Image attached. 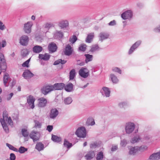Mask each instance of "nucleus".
I'll list each match as a JSON object with an SVG mask.
<instances>
[{
    "label": "nucleus",
    "mask_w": 160,
    "mask_h": 160,
    "mask_svg": "<svg viewBox=\"0 0 160 160\" xmlns=\"http://www.w3.org/2000/svg\"><path fill=\"white\" fill-rule=\"evenodd\" d=\"M135 125L133 122H126L125 126L126 133L130 134L132 133L135 129Z\"/></svg>",
    "instance_id": "obj_1"
},
{
    "label": "nucleus",
    "mask_w": 160,
    "mask_h": 160,
    "mask_svg": "<svg viewBox=\"0 0 160 160\" xmlns=\"http://www.w3.org/2000/svg\"><path fill=\"white\" fill-rule=\"evenodd\" d=\"M75 134L78 137L84 138L86 136V129L84 127L78 128L75 132Z\"/></svg>",
    "instance_id": "obj_2"
},
{
    "label": "nucleus",
    "mask_w": 160,
    "mask_h": 160,
    "mask_svg": "<svg viewBox=\"0 0 160 160\" xmlns=\"http://www.w3.org/2000/svg\"><path fill=\"white\" fill-rule=\"evenodd\" d=\"M0 67L3 72L6 71L7 68L6 61L4 55L2 53H0Z\"/></svg>",
    "instance_id": "obj_3"
},
{
    "label": "nucleus",
    "mask_w": 160,
    "mask_h": 160,
    "mask_svg": "<svg viewBox=\"0 0 160 160\" xmlns=\"http://www.w3.org/2000/svg\"><path fill=\"white\" fill-rule=\"evenodd\" d=\"M133 12L131 10H128L124 12L121 15V17L123 20H131L132 18Z\"/></svg>",
    "instance_id": "obj_4"
},
{
    "label": "nucleus",
    "mask_w": 160,
    "mask_h": 160,
    "mask_svg": "<svg viewBox=\"0 0 160 160\" xmlns=\"http://www.w3.org/2000/svg\"><path fill=\"white\" fill-rule=\"evenodd\" d=\"M33 23L31 21H28L24 24L23 30L25 33L29 34L31 32Z\"/></svg>",
    "instance_id": "obj_5"
},
{
    "label": "nucleus",
    "mask_w": 160,
    "mask_h": 160,
    "mask_svg": "<svg viewBox=\"0 0 160 160\" xmlns=\"http://www.w3.org/2000/svg\"><path fill=\"white\" fill-rule=\"evenodd\" d=\"M78 73L81 77L84 78H87L89 75L88 70L87 68L84 67L81 68L79 70Z\"/></svg>",
    "instance_id": "obj_6"
},
{
    "label": "nucleus",
    "mask_w": 160,
    "mask_h": 160,
    "mask_svg": "<svg viewBox=\"0 0 160 160\" xmlns=\"http://www.w3.org/2000/svg\"><path fill=\"white\" fill-rule=\"evenodd\" d=\"M58 25L61 29H67L69 27V22L66 20H61L58 22Z\"/></svg>",
    "instance_id": "obj_7"
},
{
    "label": "nucleus",
    "mask_w": 160,
    "mask_h": 160,
    "mask_svg": "<svg viewBox=\"0 0 160 160\" xmlns=\"http://www.w3.org/2000/svg\"><path fill=\"white\" fill-rule=\"evenodd\" d=\"M142 41L138 40L131 47L128 52V54L130 55L132 54L134 51L136 50L139 46L141 45Z\"/></svg>",
    "instance_id": "obj_8"
},
{
    "label": "nucleus",
    "mask_w": 160,
    "mask_h": 160,
    "mask_svg": "<svg viewBox=\"0 0 160 160\" xmlns=\"http://www.w3.org/2000/svg\"><path fill=\"white\" fill-rule=\"evenodd\" d=\"M53 90L52 85H46L44 86L41 89L42 93L44 95L47 94Z\"/></svg>",
    "instance_id": "obj_9"
},
{
    "label": "nucleus",
    "mask_w": 160,
    "mask_h": 160,
    "mask_svg": "<svg viewBox=\"0 0 160 160\" xmlns=\"http://www.w3.org/2000/svg\"><path fill=\"white\" fill-rule=\"evenodd\" d=\"M29 38L26 35H23L21 36L19 39V43L23 46H27L29 42Z\"/></svg>",
    "instance_id": "obj_10"
},
{
    "label": "nucleus",
    "mask_w": 160,
    "mask_h": 160,
    "mask_svg": "<svg viewBox=\"0 0 160 160\" xmlns=\"http://www.w3.org/2000/svg\"><path fill=\"white\" fill-rule=\"evenodd\" d=\"M102 96L106 98L109 97L110 96L111 93L110 90L108 88L103 87L100 91Z\"/></svg>",
    "instance_id": "obj_11"
},
{
    "label": "nucleus",
    "mask_w": 160,
    "mask_h": 160,
    "mask_svg": "<svg viewBox=\"0 0 160 160\" xmlns=\"http://www.w3.org/2000/svg\"><path fill=\"white\" fill-rule=\"evenodd\" d=\"M29 136L33 140V142H35L39 140L40 134L38 132L33 131L30 134Z\"/></svg>",
    "instance_id": "obj_12"
},
{
    "label": "nucleus",
    "mask_w": 160,
    "mask_h": 160,
    "mask_svg": "<svg viewBox=\"0 0 160 160\" xmlns=\"http://www.w3.org/2000/svg\"><path fill=\"white\" fill-rule=\"evenodd\" d=\"M34 74L28 69L24 71L22 74V76L25 79H29L33 77Z\"/></svg>",
    "instance_id": "obj_13"
},
{
    "label": "nucleus",
    "mask_w": 160,
    "mask_h": 160,
    "mask_svg": "<svg viewBox=\"0 0 160 160\" xmlns=\"http://www.w3.org/2000/svg\"><path fill=\"white\" fill-rule=\"evenodd\" d=\"M10 79L11 78L9 74L7 73H5L3 77V82L5 86L8 87L9 86V83L10 81Z\"/></svg>",
    "instance_id": "obj_14"
},
{
    "label": "nucleus",
    "mask_w": 160,
    "mask_h": 160,
    "mask_svg": "<svg viewBox=\"0 0 160 160\" xmlns=\"http://www.w3.org/2000/svg\"><path fill=\"white\" fill-rule=\"evenodd\" d=\"M73 51V50L71 46L68 44L65 47L64 51V54L66 56H69L72 54Z\"/></svg>",
    "instance_id": "obj_15"
},
{
    "label": "nucleus",
    "mask_w": 160,
    "mask_h": 160,
    "mask_svg": "<svg viewBox=\"0 0 160 160\" xmlns=\"http://www.w3.org/2000/svg\"><path fill=\"white\" fill-rule=\"evenodd\" d=\"M35 100V98L31 95H30L27 98V102L29 105L30 106L31 108L32 109L34 108V102Z\"/></svg>",
    "instance_id": "obj_16"
},
{
    "label": "nucleus",
    "mask_w": 160,
    "mask_h": 160,
    "mask_svg": "<svg viewBox=\"0 0 160 160\" xmlns=\"http://www.w3.org/2000/svg\"><path fill=\"white\" fill-rule=\"evenodd\" d=\"M58 47L54 42H51L48 46V49L50 52H54L57 51Z\"/></svg>",
    "instance_id": "obj_17"
},
{
    "label": "nucleus",
    "mask_w": 160,
    "mask_h": 160,
    "mask_svg": "<svg viewBox=\"0 0 160 160\" xmlns=\"http://www.w3.org/2000/svg\"><path fill=\"white\" fill-rule=\"evenodd\" d=\"M59 112L56 108H52L49 114V117L51 119L55 118L58 115Z\"/></svg>",
    "instance_id": "obj_18"
},
{
    "label": "nucleus",
    "mask_w": 160,
    "mask_h": 160,
    "mask_svg": "<svg viewBox=\"0 0 160 160\" xmlns=\"http://www.w3.org/2000/svg\"><path fill=\"white\" fill-rule=\"evenodd\" d=\"M147 160H160V152L152 154Z\"/></svg>",
    "instance_id": "obj_19"
},
{
    "label": "nucleus",
    "mask_w": 160,
    "mask_h": 160,
    "mask_svg": "<svg viewBox=\"0 0 160 160\" xmlns=\"http://www.w3.org/2000/svg\"><path fill=\"white\" fill-rule=\"evenodd\" d=\"M53 90H61L63 89L65 84L63 83H56L52 85Z\"/></svg>",
    "instance_id": "obj_20"
},
{
    "label": "nucleus",
    "mask_w": 160,
    "mask_h": 160,
    "mask_svg": "<svg viewBox=\"0 0 160 160\" xmlns=\"http://www.w3.org/2000/svg\"><path fill=\"white\" fill-rule=\"evenodd\" d=\"M129 154L130 155H134L138 151V146H129L128 147Z\"/></svg>",
    "instance_id": "obj_21"
},
{
    "label": "nucleus",
    "mask_w": 160,
    "mask_h": 160,
    "mask_svg": "<svg viewBox=\"0 0 160 160\" xmlns=\"http://www.w3.org/2000/svg\"><path fill=\"white\" fill-rule=\"evenodd\" d=\"M63 32L61 31L56 30L53 35L54 38L55 39H60L63 37Z\"/></svg>",
    "instance_id": "obj_22"
},
{
    "label": "nucleus",
    "mask_w": 160,
    "mask_h": 160,
    "mask_svg": "<svg viewBox=\"0 0 160 160\" xmlns=\"http://www.w3.org/2000/svg\"><path fill=\"white\" fill-rule=\"evenodd\" d=\"M32 50L34 53H39L42 50L43 48L41 46L36 45L33 47Z\"/></svg>",
    "instance_id": "obj_23"
},
{
    "label": "nucleus",
    "mask_w": 160,
    "mask_h": 160,
    "mask_svg": "<svg viewBox=\"0 0 160 160\" xmlns=\"http://www.w3.org/2000/svg\"><path fill=\"white\" fill-rule=\"evenodd\" d=\"M109 37V34L108 33L104 32H101L99 35V40L102 42L103 40L108 38Z\"/></svg>",
    "instance_id": "obj_24"
},
{
    "label": "nucleus",
    "mask_w": 160,
    "mask_h": 160,
    "mask_svg": "<svg viewBox=\"0 0 160 160\" xmlns=\"http://www.w3.org/2000/svg\"><path fill=\"white\" fill-rule=\"evenodd\" d=\"M65 90L67 92H71L73 91V85L71 83H69L67 84L64 88Z\"/></svg>",
    "instance_id": "obj_25"
},
{
    "label": "nucleus",
    "mask_w": 160,
    "mask_h": 160,
    "mask_svg": "<svg viewBox=\"0 0 160 160\" xmlns=\"http://www.w3.org/2000/svg\"><path fill=\"white\" fill-rule=\"evenodd\" d=\"M50 55L48 53H45L44 54H40L39 55L38 58L44 61H48L49 60Z\"/></svg>",
    "instance_id": "obj_26"
},
{
    "label": "nucleus",
    "mask_w": 160,
    "mask_h": 160,
    "mask_svg": "<svg viewBox=\"0 0 160 160\" xmlns=\"http://www.w3.org/2000/svg\"><path fill=\"white\" fill-rule=\"evenodd\" d=\"M91 48L89 52H91L92 53H93L95 52L99 51L101 49L99 47L98 44H96L92 45L91 46Z\"/></svg>",
    "instance_id": "obj_27"
},
{
    "label": "nucleus",
    "mask_w": 160,
    "mask_h": 160,
    "mask_svg": "<svg viewBox=\"0 0 160 160\" xmlns=\"http://www.w3.org/2000/svg\"><path fill=\"white\" fill-rule=\"evenodd\" d=\"M0 121L5 132L6 133H8L9 132V128L4 120L1 118Z\"/></svg>",
    "instance_id": "obj_28"
},
{
    "label": "nucleus",
    "mask_w": 160,
    "mask_h": 160,
    "mask_svg": "<svg viewBox=\"0 0 160 160\" xmlns=\"http://www.w3.org/2000/svg\"><path fill=\"white\" fill-rule=\"evenodd\" d=\"M95 156L94 152L93 151H90L85 156L87 160L92 159Z\"/></svg>",
    "instance_id": "obj_29"
},
{
    "label": "nucleus",
    "mask_w": 160,
    "mask_h": 160,
    "mask_svg": "<svg viewBox=\"0 0 160 160\" xmlns=\"http://www.w3.org/2000/svg\"><path fill=\"white\" fill-rule=\"evenodd\" d=\"M94 37V33L92 32L88 34L86 38L85 41L87 43H90Z\"/></svg>",
    "instance_id": "obj_30"
},
{
    "label": "nucleus",
    "mask_w": 160,
    "mask_h": 160,
    "mask_svg": "<svg viewBox=\"0 0 160 160\" xmlns=\"http://www.w3.org/2000/svg\"><path fill=\"white\" fill-rule=\"evenodd\" d=\"M47 100L46 98H42L39 99V106L41 107H43L46 105Z\"/></svg>",
    "instance_id": "obj_31"
},
{
    "label": "nucleus",
    "mask_w": 160,
    "mask_h": 160,
    "mask_svg": "<svg viewBox=\"0 0 160 160\" xmlns=\"http://www.w3.org/2000/svg\"><path fill=\"white\" fill-rule=\"evenodd\" d=\"M84 55L85 57V62L86 63H87L92 60L93 58L92 55L87 54H85Z\"/></svg>",
    "instance_id": "obj_32"
},
{
    "label": "nucleus",
    "mask_w": 160,
    "mask_h": 160,
    "mask_svg": "<svg viewBox=\"0 0 160 160\" xmlns=\"http://www.w3.org/2000/svg\"><path fill=\"white\" fill-rule=\"evenodd\" d=\"M44 146L43 144L41 142H38L37 143L35 149L37 150L38 151H40L44 149Z\"/></svg>",
    "instance_id": "obj_33"
},
{
    "label": "nucleus",
    "mask_w": 160,
    "mask_h": 160,
    "mask_svg": "<svg viewBox=\"0 0 160 160\" xmlns=\"http://www.w3.org/2000/svg\"><path fill=\"white\" fill-rule=\"evenodd\" d=\"M51 139L53 142L58 143L61 142L62 140L61 137L53 134H52V135Z\"/></svg>",
    "instance_id": "obj_34"
},
{
    "label": "nucleus",
    "mask_w": 160,
    "mask_h": 160,
    "mask_svg": "<svg viewBox=\"0 0 160 160\" xmlns=\"http://www.w3.org/2000/svg\"><path fill=\"white\" fill-rule=\"evenodd\" d=\"M140 139L141 138L140 137V136L138 135H137L132 138L131 142L132 143L134 144L136 142H138Z\"/></svg>",
    "instance_id": "obj_35"
},
{
    "label": "nucleus",
    "mask_w": 160,
    "mask_h": 160,
    "mask_svg": "<svg viewBox=\"0 0 160 160\" xmlns=\"http://www.w3.org/2000/svg\"><path fill=\"white\" fill-rule=\"evenodd\" d=\"M76 75L75 70L74 69H72L69 72V80H73Z\"/></svg>",
    "instance_id": "obj_36"
},
{
    "label": "nucleus",
    "mask_w": 160,
    "mask_h": 160,
    "mask_svg": "<svg viewBox=\"0 0 160 160\" xmlns=\"http://www.w3.org/2000/svg\"><path fill=\"white\" fill-rule=\"evenodd\" d=\"M63 145L65 147H67L69 149L72 146V143H70L66 139L64 140Z\"/></svg>",
    "instance_id": "obj_37"
},
{
    "label": "nucleus",
    "mask_w": 160,
    "mask_h": 160,
    "mask_svg": "<svg viewBox=\"0 0 160 160\" xmlns=\"http://www.w3.org/2000/svg\"><path fill=\"white\" fill-rule=\"evenodd\" d=\"M110 78L113 83L116 84L118 82V80L117 77L113 74H110Z\"/></svg>",
    "instance_id": "obj_38"
},
{
    "label": "nucleus",
    "mask_w": 160,
    "mask_h": 160,
    "mask_svg": "<svg viewBox=\"0 0 160 160\" xmlns=\"http://www.w3.org/2000/svg\"><path fill=\"white\" fill-rule=\"evenodd\" d=\"M34 122L35 125L34 127L36 128H41L42 126V123L39 122L36 120H34Z\"/></svg>",
    "instance_id": "obj_39"
},
{
    "label": "nucleus",
    "mask_w": 160,
    "mask_h": 160,
    "mask_svg": "<svg viewBox=\"0 0 160 160\" xmlns=\"http://www.w3.org/2000/svg\"><path fill=\"white\" fill-rule=\"evenodd\" d=\"M87 45L84 43L80 45L78 48V51L82 52H85L86 49Z\"/></svg>",
    "instance_id": "obj_40"
},
{
    "label": "nucleus",
    "mask_w": 160,
    "mask_h": 160,
    "mask_svg": "<svg viewBox=\"0 0 160 160\" xmlns=\"http://www.w3.org/2000/svg\"><path fill=\"white\" fill-rule=\"evenodd\" d=\"M103 157V152L101 151L97 154L96 158V160H102Z\"/></svg>",
    "instance_id": "obj_41"
},
{
    "label": "nucleus",
    "mask_w": 160,
    "mask_h": 160,
    "mask_svg": "<svg viewBox=\"0 0 160 160\" xmlns=\"http://www.w3.org/2000/svg\"><path fill=\"white\" fill-rule=\"evenodd\" d=\"M29 54V51L27 49H24L22 50L21 55L23 58L27 56Z\"/></svg>",
    "instance_id": "obj_42"
},
{
    "label": "nucleus",
    "mask_w": 160,
    "mask_h": 160,
    "mask_svg": "<svg viewBox=\"0 0 160 160\" xmlns=\"http://www.w3.org/2000/svg\"><path fill=\"white\" fill-rule=\"evenodd\" d=\"M72 101V98L70 97H68L65 98L64 100V102L66 105H68L71 104Z\"/></svg>",
    "instance_id": "obj_43"
},
{
    "label": "nucleus",
    "mask_w": 160,
    "mask_h": 160,
    "mask_svg": "<svg viewBox=\"0 0 160 160\" xmlns=\"http://www.w3.org/2000/svg\"><path fill=\"white\" fill-rule=\"evenodd\" d=\"M128 105L127 102H122L119 103L118 104V106L120 108H125V107Z\"/></svg>",
    "instance_id": "obj_44"
},
{
    "label": "nucleus",
    "mask_w": 160,
    "mask_h": 160,
    "mask_svg": "<svg viewBox=\"0 0 160 160\" xmlns=\"http://www.w3.org/2000/svg\"><path fill=\"white\" fill-rule=\"evenodd\" d=\"M87 122L89 125H93L95 124V122L94 120L92 118H89L87 119Z\"/></svg>",
    "instance_id": "obj_45"
},
{
    "label": "nucleus",
    "mask_w": 160,
    "mask_h": 160,
    "mask_svg": "<svg viewBox=\"0 0 160 160\" xmlns=\"http://www.w3.org/2000/svg\"><path fill=\"white\" fill-rule=\"evenodd\" d=\"M27 151L28 149L23 146H21L18 149V152L20 153H23Z\"/></svg>",
    "instance_id": "obj_46"
},
{
    "label": "nucleus",
    "mask_w": 160,
    "mask_h": 160,
    "mask_svg": "<svg viewBox=\"0 0 160 160\" xmlns=\"http://www.w3.org/2000/svg\"><path fill=\"white\" fill-rule=\"evenodd\" d=\"M22 136L24 137H27L29 135V133L27 129H22Z\"/></svg>",
    "instance_id": "obj_47"
},
{
    "label": "nucleus",
    "mask_w": 160,
    "mask_h": 160,
    "mask_svg": "<svg viewBox=\"0 0 160 160\" xmlns=\"http://www.w3.org/2000/svg\"><path fill=\"white\" fill-rule=\"evenodd\" d=\"M77 39L78 38L77 36L75 35H73L72 38L69 39V41L72 43L73 44L76 41Z\"/></svg>",
    "instance_id": "obj_48"
},
{
    "label": "nucleus",
    "mask_w": 160,
    "mask_h": 160,
    "mask_svg": "<svg viewBox=\"0 0 160 160\" xmlns=\"http://www.w3.org/2000/svg\"><path fill=\"white\" fill-rule=\"evenodd\" d=\"M147 149V147L146 146H141L140 147L138 146V151L140 152H143Z\"/></svg>",
    "instance_id": "obj_49"
},
{
    "label": "nucleus",
    "mask_w": 160,
    "mask_h": 160,
    "mask_svg": "<svg viewBox=\"0 0 160 160\" xmlns=\"http://www.w3.org/2000/svg\"><path fill=\"white\" fill-rule=\"evenodd\" d=\"M122 139L121 137V139ZM128 144V142L127 140L126 139H123V140L121 139V142L120 145H121L123 147H125L126 146V145Z\"/></svg>",
    "instance_id": "obj_50"
},
{
    "label": "nucleus",
    "mask_w": 160,
    "mask_h": 160,
    "mask_svg": "<svg viewBox=\"0 0 160 160\" xmlns=\"http://www.w3.org/2000/svg\"><path fill=\"white\" fill-rule=\"evenodd\" d=\"M31 58L28 59V60H26V61L24 62L22 64V66L23 67H29V63L30 61Z\"/></svg>",
    "instance_id": "obj_51"
},
{
    "label": "nucleus",
    "mask_w": 160,
    "mask_h": 160,
    "mask_svg": "<svg viewBox=\"0 0 160 160\" xmlns=\"http://www.w3.org/2000/svg\"><path fill=\"white\" fill-rule=\"evenodd\" d=\"M2 116L3 118L2 119H4V121H7V119L8 118V113L7 111H5L3 112Z\"/></svg>",
    "instance_id": "obj_52"
},
{
    "label": "nucleus",
    "mask_w": 160,
    "mask_h": 160,
    "mask_svg": "<svg viewBox=\"0 0 160 160\" xmlns=\"http://www.w3.org/2000/svg\"><path fill=\"white\" fill-rule=\"evenodd\" d=\"M112 71L114 72H116L118 73L119 74H121V70L118 68L117 67H113L112 68Z\"/></svg>",
    "instance_id": "obj_53"
},
{
    "label": "nucleus",
    "mask_w": 160,
    "mask_h": 160,
    "mask_svg": "<svg viewBox=\"0 0 160 160\" xmlns=\"http://www.w3.org/2000/svg\"><path fill=\"white\" fill-rule=\"evenodd\" d=\"M5 25L3 24L2 21H0V30H3L5 29Z\"/></svg>",
    "instance_id": "obj_54"
},
{
    "label": "nucleus",
    "mask_w": 160,
    "mask_h": 160,
    "mask_svg": "<svg viewBox=\"0 0 160 160\" xmlns=\"http://www.w3.org/2000/svg\"><path fill=\"white\" fill-rule=\"evenodd\" d=\"M16 158V156L13 153L10 154V160H15Z\"/></svg>",
    "instance_id": "obj_55"
},
{
    "label": "nucleus",
    "mask_w": 160,
    "mask_h": 160,
    "mask_svg": "<svg viewBox=\"0 0 160 160\" xmlns=\"http://www.w3.org/2000/svg\"><path fill=\"white\" fill-rule=\"evenodd\" d=\"M53 128V126L52 125H48L47 127L46 130L49 132H51Z\"/></svg>",
    "instance_id": "obj_56"
},
{
    "label": "nucleus",
    "mask_w": 160,
    "mask_h": 160,
    "mask_svg": "<svg viewBox=\"0 0 160 160\" xmlns=\"http://www.w3.org/2000/svg\"><path fill=\"white\" fill-rule=\"evenodd\" d=\"M116 24V22L115 20H113L110 22L108 23V25L110 26H113L115 25Z\"/></svg>",
    "instance_id": "obj_57"
},
{
    "label": "nucleus",
    "mask_w": 160,
    "mask_h": 160,
    "mask_svg": "<svg viewBox=\"0 0 160 160\" xmlns=\"http://www.w3.org/2000/svg\"><path fill=\"white\" fill-rule=\"evenodd\" d=\"M154 31L156 32H160V25L154 29Z\"/></svg>",
    "instance_id": "obj_58"
},
{
    "label": "nucleus",
    "mask_w": 160,
    "mask_h": 160,
    "mask_svg": "<svg viewBox=\"0 0 160 160\" xmlns=\"http://www.w3.org/2000/svg\"><path fill=\"white\" fill-rule=\"evenodd\" d=\"M7 121L9 124L11 125V124H13V122L10 117L7 118Z\"/></svg>",
    "instance_id": "obj_59"
},
{
    "label": "nucleus",
    "mask_w": 160,
    "mask_h": 160,
    "mask_svg": "<svg viewBox=\"0 0 160 160\" xmlns=\"http://www.w3.org/2000/svg\"><path fill=\"white\" fill-rule=\"evenodd\" d=\"M6 146L8 147L11 150H12V149L14 147V146H13L12 145L8 143H6Z\"/></svg>",
    "instance_id": "obj_60"
},
{
    "label": "nucleus",
    "mask_w": 160,
    "mask_h": 160,
    "mask_svg": "<svg viewBox=\"0 0 160 160\" xmlns=\"http://www.w3.org/2000/svg\"><path fill=\"white\" fill-rule=\"evenodd\" d=\"M13 95V93L12 92L9 95H8V96L7 98V99L8 100H10L12 97V96Z\"/></svg>",
    "instance_id": "obj_61"
},
{
    "label": "nucleus",
    "mask_w": 160,
    "mask_h": 160,
    "mask_svg": "<svg viewBox=\"0 0 160 160\" xmlns=\"http://www.w3.org/2000/svg\"><path fill=\"white\" fill-rule=\"evenodd\" d=\"M118 146L117 145L112 146L111 148V150L112 152H114L118 149Z\"/></svg>",
    "instance_id": "obj_62"
},
{
    "label": "nucleus",
    "mask_w": 160,
    "mask_h": 160,
    "mask_svg": "<svg viewBox=\"0 0 160 160\" xmlns=\"http://www.w3.org/2000/svg\"><path fill=\"white\" fill-rule=\"evenodd\" d=\"M98 146L97 144V143H94L91 144L90 145V147L91 148H95Z\"/></svg>",
    "instance_id": "obj_63"
},
{
    "label": "nucleus",
    "mask_w": 160,
    "mask_h": 160,
    "mask_svg": "<svg viewBox=\"0 0 160 160\" xmlns=\"http://www.w3.org/2000/svg\"><path fill=\"white\" fill-rule=\"evenodd\" d=\"M53 24L50 23H47L45 25V27L46 28H50L53 26Z\"/></svg>",
    "instance_id": "obj_64"
}]
</instances>
